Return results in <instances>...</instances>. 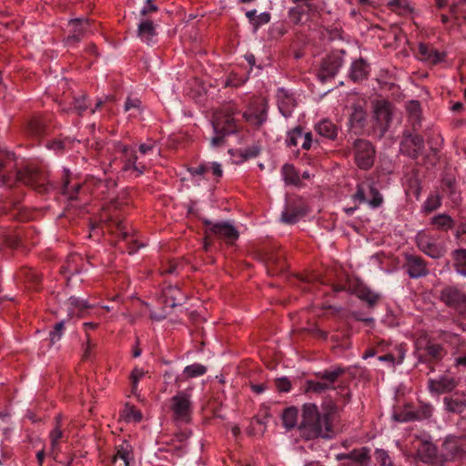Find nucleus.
I'll use <instances>...</instances> for the list:
<instances>
[{
    "mask_svg": "<svg viewBox=\"0 0 466 466\" xmlns=\"http://www.w3.org/2000/svg\"><path fill=\"white\" fill-rule=\"evenodd\" d=\"M298 431L299 437L304 441L330 440L334 434L332 422L321 416V411L314 403L302 405Z\"/></svg>",
    "mask_w": 466,
    "mask_h": 466,
    "instance_id": "f257e3e1",
    "label": "nucleus"
},
{
    "mask_svg": "<svg viewBox=\"0 0 466 466\" xmlns=\"http://www.w3.org/2000/svg\"><path fill=\"white\" fill-rule=\"evenodd\" d=\"M238 114L234 103H228L214 113L212 126L215 136L211 138L212 146H222L226 137L240 130L239 121L235 117Z\"/></svg>",
    "mask_w": 466,
    "mask_h": 466,
    "instance_id": "f03ea898",
    "label": "nucleus"
},
{
    "mask_svg": "<svg viewBox=\"0 0 466 466\" xmlns=\"http://www.w3.org/2000/svg\"><path fill=\"white\" fill-rule=\"evenodd\" d=\"M16 182L32 187L40 194L47 193L51 187L47 174L35 166H25L15 172V178L9 175L0 174V183L12 187Z\"/></svg>",
    "mask_w": 466,
    "mask_h": 466,
    "instance_id": "7ed1b4c3",
    "label": "nucleus"
},
{
    "mask_svg": "<svg viewBox=\"0 0 466 466\" xmlns=\"http://www.w3.org/2000/svg\"><path fill=\"white\" fill-rule=\"evenodd\" d=\"M415 348L418 352V361L430 366L441 362L447 355L444 346L436 342L425 331H422L417 338Z\"/></svg>",
    "mask_w": 466,
    "mask_h": 466,
    "instance_id": "20e7f679",
    "label": "nucleus"
},
{
    "mask_svg": "<svg viewBox=\"0 0 466 466\" xmlns=\"http://www.w3.org/2000/svg\"><path fill=\"white\" fill-rule=\"evenodd\" d=\"M346 373V369L340 366L331 370H324L315 373L319 380H309L306 382V391L322 393L326 390H336L335 383L338 379Z\"/></svg>",
    "mask_w": 466,
    "mask_h": 466,
    "instance_id": "39448f33",
    "label": "nucleus"
},
{
    "mask_svg": "<svg viewBox=\"0 0 466 466\" xmlns=\"http://www.w3.org/2000/svg\"><path fill=\"white\" fill-rule=\"evenodd\" d=\"M354 160L361 170L370 169L375 161L376 149L371 142L363 138H357L352 143Z\"/></svg>",
    "mask_w": 466,
    "mask_h": 466,
    "instance_id": "423d86ee",
    "label": "nucleus"
},
{
    "mask_svg": "<svg viewBox=\"0 0 466 466\" xmlns=\"http://www.w3.org/2000/svg\"><path fill=\"white\" fill-rule=\"evenodd\" d=\"M268 109L267 100L263 97H257L249 102L242 116L247 123L259 128L268 120Z\"/></svg>",
    "mask_w": 466,
    "mask_h": 466,
    "instance_id": "0eeeda50",
    "label": "nucleus"
},
{
    "mask_svg": "<svg viewBox=\"0 0 466 466\" xmlns=\"http://www.w3.org/2000/svg\"><path fill=\"white\" fill-rule=\"evenodd\" d=\"M170 401L174 420L188 423L193 410L190 394L187 391H178Z\"/></svg>",
    "mask_w": 466,
    "mask_h": 466,
    "instance_id": "6e6552de",
    "label": "nucleus"
},
{
    "mask_svg": "<svg viewBox=\"0 0 466 466\" xmlns=\"http://www.w3.org/2000/svg\"><path fill=\"white\" fill-rule=\"evenodd\" d=\"M202 223L211 235L224 240L227 244H233L239 237L238 230L228 221L213 223L208 218H203Z\"/></svg>",
    "mask_w": 466,
    "mask_h": 466,
    "instance_id": "1a4fd4ad",
    "label": "nucleus"
},
{
    "mask_svg": "<svg viewBox=\"0 0 466 466\" xmlns=\"http://www.w3.org/2000/svg\"><path fill=\"white\" fill-rule=\"evenodd\" d=\"M374 126L375 132H379V137H382L388 131L392 120V104L387 100L378 101L374 108Z\"/></svg>",
    "mask_w": 466,
    "mask_h": 466,
    "instance_id": "9d476101",
    "label": "nucleus"
},
{
    "mask_svg": "<svg viewBox=\"0 0 466 466\" xmlns=\"http://www.w3.org/2000/svg\"><path fill=\"white\" fill-rule=\"evenodd\" d=\"M424 149V138L419 134L405 132L400 143V151L402 155L417 159Z\"/></svg>",
    "mask_w": 466,
    "mask_h": 466,
    "instance_id": "9b49d317",
    "label": "nucleus"
},
{
    "mask_svg": "<svg viewBox=\"0 0 466 466\" xmlns=\"http://www.w3.org/2000/svg\"><path fill=\"white\" fill-rule=\"evenodd\" d=\"M353 198L360 203L368 202L372 208H377L383 203L382 195L373 184H358Z\"/></svg>",
    "mask_w": 466,
    "mask_h": 466,
    "instance_id": "f8f14e48",
    "label": "nucleus"
},
{
    "mask_svg": "<svg viewBox=\"0 0 466 466\" xmlns=\"http://www.w3.org/2000/svg\"><path fill=\"white\" fill-rule=\"evenodd\" d=\"M91 25V20L88 18H73L68 21L70 27L67 36L64 39L66 46H76L88 32Z\"/></svg>",
    "mask_w": 466,
    "mask_h": 466,
    "instance_id": "ddd939ff",
    "label": "nucleus"
},
{
    "mask_svg": "<svg viewBox=\"0 0 466 466\" xmlns=\"http://www.w3.org/2000/svg\"><path fill=\"white\" fill-rule=\"evenodd\" d=\"M440 299L446 306L460 313L466 311V294L455 287L442 289Z\"/></svg>",
    "mask_w": 466,
    "mask_h": 466,
    "instance_id": "4468645a",
    "label": "nucleus"
},
{
    "mask_svg": "<svg viewBox=\"0 0 466 466\" xmlns=\"http://www.w3.org/2000/svg\"><path fill=\"white\" fill-rule=\"evenodd\" d=\"M307 213V205L301 198L292 199L287 202L281 213V221L289 225L296 224Z\"/></svg>",
    "mask_w": 466,
    "mask_h": 466,
    "instance_id": "2eb2a0df",
    "label": "nucleus"
},
{
    "mask_svg": "<svg viewBox=\"0 0 466 466\" xmlns=\"http://www.w3.org/2000/svg\"><path fill=\"white\" fill-rule=\"evenodd\" d=\"M343 65L342 56L331 54L327 56L321 62L320 68L317 74L318 78L322 82L333 78Z\"/></svg>",
    "mask_w": 466,
    "mask_h": 466,
    "instance_id": "dca6fc26",
    "label": "nucleus"
},
{
    "mask_svg": "<svg viewBox=\"0 0 466 466\" xmlns=\"http://www.w3.org/2000/svg\"><path fill=\"white\" fill-rule=\"evenodd\" d=\"M370 449L362 447L360 449H353L349 453H339L336 459L339 461H346L343 466H351L354 463L360 466H367L370 461Z\"/></svg>",
    "mask_w": 466,
    "mask_h": 466,
    "instance_id": "f3484780",
    "label": "nucleus"
},
{
    "mask_svg": "<svg viewBox=\"0 0 466 466\" xmlns=\"http://www.w3.org/2000/svg\"><path fill=\"white\" fill-rule=\"evenodd\" d=\"M403 267L410 279H420L429 274L427 262L420 256L405 255Z\"/></svg>",
    "mask_w": 466,
    "mask_h": 466,
    "instance_id": "a211bd4d",
    "label": "nucleus"
},
{
    "mask_svg": "<svg viewBox=\"0 0 466 466\" xmlns=\"http://www.w3.org/2000/svg\"><path fill=\"white\" fill-rule=\"evenodd\" d=\"M457 386L458 380L451 375H441L428 381L430 392L437 395L452 392Z\"/></svg>",
    "mask_w": 466,
    "mask_h": 466,
    "instance_id": "6ab92c4d",
    "label": "nucleus"
},
{
    "mask_svg": "<svg viewBox=\"0 0 466 466\" xmlns=\"http://www.w3.org/2000/svg\"><path fill=\"white\" fill-rule=\"evenodd\" d=\"M134 461V450L128 441H124L116 447V452L112 457L113 465L131 466Z\"/></svg>",
    "mask_w": 466,
    "mask_h": 466,
    "instance_id": "aec40b11",
    "label": "nucleus"
},
{
    "mask_svg": "<svg viewBox=\"0 0 466 466\" xmlns=\"http://www.w3.org/2000/svg\"><path fill=\"white\" fill-rule=\"evenodd\" d=\"M265 265L267 271L271 276H276L285 272L287 264L282 252H267L265 254Z\"/></svg>",
    "mask_w": 466,
    "mask_h": 466,
    "instance_id": "412c9836",
    "label": "nucleus"
},
{
    "mask_svg": "<svg viewBox=\"0 0 466 466\" xmlns=\"http://www.w3.org/2000/svg\"><path fill=\"white\" fill-rule=\"evenodd\" d=\"M277 102L279 112L286 118L291 116L297 106L294 95L283 87L277 90Z\"/></svg>",
    "mask_w": 466,
    "mask_h": 466,
    "instance_id": "4be33fe9",
    "label": "nucleus"
},
{
    "mask_svg": "<svg viewBox=\"0 0 466 466\" xmlns=\"http://www.w3.org/2000/svg\"><path fill=\"white\" fill-rule=\"evenodd\" d=\"M444 410L450 413L461 414L466 410V393L455 391L443 398Z\"/></svg>",
    "mask_w": 466,
    "mask_h": 466,
    "instance_id": "5701e85b",
    "label": "nucleus"
},
{
    "mask_svg": "<svg viewBox=\"0 0 466 466\" xmlns=\"http://www.w3.org/2000/svg\"><path fill=\"white\" fill-rule=\"evenodd\" d=\"M416 243L420 251L432 258H440L444 255V248L440 244L432 242L425 234L418 235Z\"/></svg>",
    "mask_w": 466,
    "mask_h": 466,
    "instance_id": "b1692460",
    "label": "nucleus"
},
{
    "mask_svg": "<svg viewBox=\"0 0 466 466\" xmlns=\"http://www.w3.org/2000/svg\"><path fill=\"white\" fill-rule=\"evenodd\" d=\"M16 279L26 285L30 289L39 290L41 288L42 277L34 268L23 266L16 272Z\"/></svg>",
    "mask_w": 466,
    "mask_h": 466,
    "instance_id": "393cba45",
    "label": "nucleus"
},
{
    "mask_svg": "<svg viewBox=\"0 0 466 466\" xmlns=\"http://www.w3.org/2000/svg\"><path fill=\"white\" fill-rule=\"evenodd\" d=\"M122 159L124 161V166L122 169L124 171H127L133 169L137 172V175H141L144 173L146 167L141 163H137V156L136 150L128 146L122 147Z\"/></svg>",
    "mask_w": 466,
    "mask_h": 466,
    "instance_id": "a878e982",
    "label": "nucleus"
},
{
    "mask_svg": "<svg viewBox=\"0 0 466 466\" xmlns=\"http://www.w3.org/2000/svg\"><path fill=\"white\" fill-rule=\"evenodd\" d=\"M418 56L421 61L431 65H437L444 60L446 54L439 52L428 44L420 43L418 45Z\"/></svg>",
    "mask_w": 466,
    "mask_h": 466,
    "instance_id": "bb28decb",
    "label": "nucleus"
},
{
    "mask_svg": "<svg viewBox=\"0 0 466 466\" xmlns=\"http://www.w3.org/2000/svg\"><path fill=\"white\" fill-rule=\"evenodd\" d=\"M80 263H82L80 255L71 254L61 266L60 273L69 280L72 276L79 274L83 270V265Z\"/></svg>",
    "mask_w": 466,
    "mask_h": 466,
    "instance_id": "cd10ccee",
    "label": "nucleus"
},
{
    "mask_svg": "<svg viewBox=\"0 0 466 466\" xmlns=\"http://www.w3.org/2000/svg\"><path fill=\"white\" fill-rule=\"evenodd\" d=\"M367 121V113L364 108L360 105L352 106V112L349 118L350 127L355 133H360L364 128Z\"/></svg>",
    "mask_w": 466,
    "mask_h": 466,
    "instance_id": "c85d7f7f",
    "label": "nucleus"
},
{
    "mask_svg": "<svg viewBox=\"0 0 466 466\" xmlns=\"http://www.w3.org/2000/svg\"><path fill=\"white\" fill-rule=\"evenodd\" d=\"M370 66L365 59L360 57L359 59L352 62L349 77L353 82H360L367 79L369 76Z\"/></svg>",
    "mask_w": 466,
    "mask_h": 466,
    "instance_id": "c756f323",
    "label": "nucleus"
},
{
    "mask_svg": "<svg viewBox=\"0 0 466 466\" xmlns=\"http://www.w3.org/2000/svg\"><path fill=\"white\" fill-rule=\"evenodd\" d=\"M46 120L42 116H33L25 126V131L28 136L40 137L46 133Z\"/></svg>",
    "mask_w": 466,
    "mask_h": 466,
    "instance_id": "7c9ffc66",
    "label": "nucleus"
},
{
    "mask_svg": "<svg viewBox=\"0 0 466 466\" xmlns=\"http://www.w3.org/2000/svg\"><path fill=\"white\" fill-rule=\"evenodd\" d=\"M431 226L438 231L448 232L454 228V219L446 213L438 214L431 218Z\"/></svg>",
    "mask_w": 466,
    "mask_h": 466,
    "instance_id": "2f4dec72",
    "label": "nucleus"
},
{
    "mask_svg": "<svg viewBox=\"0 0 466 466\" xmlns=\"http://www.w3.org/2000/svg\"><path fill=\"white\" fill-rule=\"evenodd\" d=\"M355 295L362 301H365L369 308H373L380 300V296L364 285H358L354 289Z\"/></svg>",
    "mask_w": 466,
    "mask_h": 466,
    "instance_id": "473e14b6",
    "label": "nucleus"
},
{
    "mask_svg": "<svg viewBox=\"0 0 466 466\" xmlns=\"http://www.w3.org/2000/svg\"><path fill=\"white\" fill-rule=\"evenodd\" d=\"M316 132L322 137L334 140L338 136L337 126L329 119H322L315 126Z\"/></svg>",
    "mask_w": 466,
    "mask_h": 466,
    "instance_id": "72a5a7b5",
    "label": "nucleus"
},
{
    "mask_svg": "<svg viewBox=\"0 0 466 466\" xmlns=\"http://www.w3.org/2000/svg\"><path fill=\"white\" fill-rule=\"evenodd\" d=\"M157 35V30L151 20L145 19L138 24L137 36L147 44H149L153 37Z\"/></svg>",
    "mask_w": 466,
    "mask_h": 466,
    "instance_id": "f704fd0d",
    "label": "nucleus"
},
{
    "mask_svg": "<svg viewBox=\"0 0 466 466\" xmlns=\"http://www.w3.org/2000/svg\"><path fill=\"white\" fill-rule=\"evenodd\" d=\"M116 187V182L111 178L96 179L94 183V193L103 198H108Z\"/></svg>",
    "mask_w": 466,
    "mask_h": 466,
    "instance_id": "c9c22d12",
    "label": "nucleus"
},
{
    "mask_svg": "<svg viewBox=\"0 0 466 466\" xmlns=\"http://www.w3.org/2000/svg\"><path fill=\"white\" fill-rule=\"evenodd\" d=\"M281 175L287 185L298 187L301 184L299 174L292 164H285L281 168Z\"/></svg>",
    "mask_w": 466,
    "mask_h": 466,
    "instance_id": "e433bc0d",
    "label": "nucleus"
},
{
    "mask_svg": "<svg viewBox=\"0 0 466 466\" xmlns=\"http://www.w3.org/2000/svg\"><path fill=\"white\" fill-rule=\"evenodd\" d=\"M451 255L453 260V267L455 270L459 274L466 277V249H454Z\"/></svg>",
    "mask_w": 466,
    "mask_h": 466,
    "instance_id": "4c0bfd02",
    "label": "nucleus"
},
{
    "mask_svg": "<svg viewBox=\"0 0 466 466\" xmlns=\"http://www.w3.org/2000/svg\"><path fill=\"white\" fill-rule=\"evenodd\" d=\"M80 188L81 184L79 183H76L72 186L70 185L69 173L67 170H66L63 177L61 193L65 196H67L69 199L74 200L76 199Z\"/></svg>",
    "mask_w": 466,
    "mask_h": 466,
    "instance_id": "58836bf2",
    "label": "nucleus"
},
{
    "mask_svg": "<svg viewBox=\"0 0 466 466\" xmlns=\"http://www.w3.org/2000/svg\"><path fill=\"white\" fill-rule=\"evenodd\" d=\"M395 350L397 351L396 356L393 353H387V354L380 356L378 358V360L380 361L389 362L392 366H394L395 364L402 363L403 360L405 358V355H406L405 346L403 344H400V345L396 346Z\"/></svg>",
    "mask_w": 466,
    "mask_h": 466,
    "instance_id": "ea45409f",
    "label": "nucleus"
},
{
    "mask_svg": "<svg viewBox=\"0 0 466 466\" xmlns=\"http://www.w3.org/2000/svg\"><path fill=\"white\" fill-rule=\"evenodd\" d=\"M298 410L295 407L286 408L282 413V423L287 430H290L297 425Z\"/></svg>",
    "mask_w": 466,
    "mask_h": 466,
    "instance_id": "a19ab883",
    "label": "nucleus"
},
{
    "mask_svg": "<svg viewBox=\"0 0 466 466\" xmlns=\"http://www.w3.org/2000/svg\"><path fill=\"white\" fill-rule=\"evenodd\" d=\"M407 111L409 117L412 120L413 127H415V125L420 126L421 115V107L420 102L417 100L410 101L407 105Z\"/></svg>",
    "mask_w": 466,
    "mask_h": 466,
    "instance_id": "79ce46f5",
    "label": "nucleus"
},
{
    "mask_svg": "<svg viewBox=\"0 0 466 466\" xmlns=\"http://www.w3.org/2000/svg\"><path fill=\"white\" fill-rule=\"evenodd\" d=\"M207 372V367L200 363H194L184 368L183 374L186 379L197 378Z\"/></svg>",
    "mask_w": 466,
    "mask_h": 466,
    "instance_id": "37998d69",
    "label": "nucleus"
},
{
    "mask_svg": "<svg viewBox=\"0 0 466 466\" xmlns=\"http://www.w3.org/2000/svg\"><path fill=\"white\" fill-rule=\"evenodd\" d=\"M56 427L49 433L52 451H55L57 448L59 441L64 438V432L60 428V416L56 418Z\"/></svg>",
    "mask_w": 466,
    "mask_h": 466,
    "instance_id": "c03bdc74",
    "label": "nucleus"
},
{
    "mask_svg": "<svg viewBox=\"0 0 466 466\" xmlns=\"http://www.w3.org/2000/svg\"><path fill=\"white\" fill-rule=\"evenodd\" d=\"M441 206V197L437 193H431L425 200L422 210L425 213H431Z\"/></svg>",
    "mask_w": 466,
    "mask_h": 466,
    "instance_id": "a18cd8bd",
    "label": "nucleus"
},
{
    "mask_svg": "<svg viewBox=\"0 0 466 466\" xmlns=\"http://www.w3.org/2000/svg\"><path fill=\"white\" fill-rule=\"evenodd\" d=\"M87 104H86V96L82 95L77 97H74L73 101V107H70L68 109H64V111L71 112L75 111L78 116H82L84 112L87 109Z\"/></svg>",
    "mask_w": 466,
    "mask_h": 466,
    "instance_id": "49530a36",
    "label": "nucleus"
},
{
    "mask_svg": "<svg viewBox=\"0 0 466 466\" xmlns=\"http://www.w3.org/2000/svg\"><path fill=\"white\" fill-rule=\"evenodd\" d=\"M181 295V291L177 287H168L164 290V297L166 299V303L170 307H176L178 302L177 296Z\"/></svg>",
    "mask_w": 466,
    "mask_h": 466,
    "instance_id": "de8ad7c7",
    "label": "nucleus"
},
{
    "mask_svg": "<svg viewBox=\"0 0 466 466\" xmlns=\"http://www.w3.org/2000/svg\"><path fill=\"white\" fill-rule=\"evenodd\" d=\"M305 5L297 4L296 6L289 8V18L294 25H299L301 22L302 15L306 13Z\"/></svg>",
    "mask_w": 466,
    "mask_h": 466,
    "instance_id": "09e8293b",
    "label": "nucleus"
},
{
    "mask_svg": "<svg viewBox=\"0 0 466 466\" xmlns=\"http://www.w3.org/2000/svg\"><path fill=\"white\" fill-rule=\"evenodd\" d=\"M303 137V129L301 127H296L289 130L287 135L286 144L288 147H297L299 140Z\"/></svg>",
    "mask_w": 466,
    "mask_h": 466,
    "instance_id": "8fccbe9b",
    "label": "nucleus"
},
{
    "mask_svg": "<svg viewBox=\"0 0 466 466\" xmlns=\"http://www.w3.org/2000/svg\"><path fill=\"white\" fill-rule=\"evenodd\" d=\"M375 460L380 466H394L389 452L383 449H376L374 452Z\"/></svg>",
    "mask_w": 466,
    "mask_h": 466,
    "instance_id": "3c124183",
    "label": "nucleus"
},
{
    "mask_svg": "<svg viewBox=\"0 0 466 466\" xmlns=\"http://www.w3.org/2000/svg\"><path fill=\"white\" fill-rule=\"evenodd\" d=\"M64 329H65V321L64 320H61V321L56 323V325L54 326V329L49 332V340H50L51 345L56 344V342H58L61 339L63 333H64Z\"/></svg>",
    "mask_w": 466,
    "mask_h": 466,
    "instance_id": "603ef678",
    "label": "nucleus"
},
{
    "mask_svg": "<svg viewBox=\"0 0 466 466\" xmlns=\"http://www.w3.org/2000/svg\"><path fill=\"white\" fill-rule=\"evenodd\" d=\"M337 410V404L334 401L329 400L328 402L323 403L321 416H323L328 421L332 422L333 417L336 414Z\"/></svg>",
    "mask_w": 466,
    "mask_h": 466,
    "instance_id": "864d4df0",
    "label": "nucleus"
},
{
    "mask_svg": "<svg viewBox=\"0 0 466 466\" xmlns=\"http://www.w3.org/2000/svg\"><path fill=\"white\" fill-rule=\"evenodd\" d=\"M67 305L70 310L77 309L79 312L84 311L85 309L90 308L87 301L85 299H80L76 297H70L67 299Z\"/></svg>",
    "mask_w": 466,
    "mask_h": 466,
    "instance_id": "5fc2aeb1",
    "label": "nucleus"
},
{
    "mask_svg": "<svg viewBox=\"0 0 466 466\" xmlns=\"http://www.w3.org/2000/svg\"><path fill=\"white\" fill-rule=\"evenodd\" d=\"M261 148L258 145H252L250 147L239 149V156L244 160L257 157L260 154Z\"/></svg>",
    "mask_w": 466,
    "mask_h": 466,
    "instance_id": "6e6d98bb",
    "label": "nucleus"
},
{
    "mask_svg": "<svg viewBox=\"0 0 466 466\" xmlns=\"http://www.w3.org/2000/svg\"><path fill=\"white\" fill-rule=\"evenodd\" d=\"M454 238L459 243H466V219L455 223Z\"/></svg>",
    "mask_w": 466,
    "mask_h": 466,
    "instance_id": "4d7b16f0",
    "label": "nucleus"
},
{
    "mask_svg": "<svg viewBox=\"0 0 466 466\" xmlns=\"http://www.w3.org/2000/svg\"><path fill=\"white\" fill-rule=\"evenodd\" d=\"M394 419L400 422H408L417 420L415 411L410 410H403L394 414Z\"/></svg>",
    "mask_w": 466,
    "mask_h": 466,
    "instance_id": "13d9d810",
    "label": "nucleus"
},
{
    "mask_svg": "<svg viewBox=\"0 0 466 466\" xmlns=\"http://www.w3.org/2000/svg\"><path fill=\"white\" fill-rule=\"evenodd\" d=\"M432 406L431 404H422L415 411L417 420L429 419L432 415Z\"/></svg>",
    "mask_w": 466,
    "mask_h": 466,
    "instance_id": "bf43d9fd",
    "label": "nucleus"
},
{
    "mask_svg": "<svg viewBox=\"0 0 466 466\" xmlns=\"http://www.w3.org/2000/svg\"><path fill=\"white\" fill-rule=\"evenodd\" d=\"M86 340L85 345L83 346L84 347V353L82 356L83 360H90L91 357L93 356L94 350L96 347V344L91 340L89 334L86 333Z\"/></svg>",
    "mask_w": 466,
    "mask_h": 466,
    "instance_id": "052dcab7",
    "label": "nucleus"
},
{
    "mask_svg": "<svg viewBox=\"0 0 466 466\" xmlns=\"http://www.w3.org/2000/svg\"><path fill=\"white\" fill-rule=\"evenodd\" d=\"M145 376V371L143 369L135 368L131 374H130V380L132 384V389L135 390L137 387L138 381Z\"/></svg>",
    "mask_w": 466,
    "mask_h": 466,
    "instance_id": "680f3d73",
    "label": "nucleus"
},
{
    "mask_svg": "<svg viewBox=\"0 0 466 466\" xmlns=\"http://www.w3.org/2000/svg\"><path fill=\"white\" fill-rule=\"evenodd\" d=\"M275 384L279 392H289L291 390V383L286 377L277 379Z\"/></svg>",
    "mask_w": 466,
    "mask_h": 466,
    "instance_id": "e2e57ef3",
    "label": "nucleus"
},
{
    "mask_svg": "<svg viewBox=\"0 0 466 466\" xmlns=\"http://www.w3.org/2000/svg\"><path fill=\"white\" fill-rule=\"evenodd\" d=\"M270 14L268 12L261 13L257 15L256 19L252 22L253 27L258 29L262 25H266L270 21Z\"/></svg>",
    "mask_w": 466,
    "mask_h": 466,
    "instance_id": "0e129e2a",
    "label": "nucleus"
},
{
    "mask_svg": "<svg viewBox=\"0 0 466 466\" xmlns=\"http://www.w3.org/2000/svg\"><path fill=\"white\" fill-rule=\"evenodd\" d=\"M126 413L127 418H132L135 421H140L142 420V413L140 410L135 408V406L127 405Z\"/></svg>",
    "mask_w": 466,
    "mask_h": 466,
    "instance_id": "69168bd1",
    "label": "nucleus"
},
{
    "mask_svg": "<svg viewBox=\"0 0 466 466\" xmlns=\"http://www.w3.org/2000/svg\"><path fill=\"white\" fill-rule=\"evenodd\" d=\"M338 389L339 390V391L338 392V394L339 395L340 399L342 400L343 401V404H347L350 402V399H351V391L349 388H347L346 386H339Z\"/></svg>",
    "mask_w": 466,
    "mask_h": 466,
    "instance_id": "338daca9",
    "label": "nucleus"
},
{
    "mask_svg": "<svg viewBox=\"0 0 466 466\" xmlns=\"http://www.w3.org/2000/svg\"><path fill=\"white\" fill-rule=\"evenodd\" d=\"M47 147L61 152L65 148V141L62 139H53L47 143Z\"/></svg>",
    "mask_w": 466,
    "mask_h": 466,
    "instance_id": "774afa93",
    "label": "nucleus"
}]
</instances>
